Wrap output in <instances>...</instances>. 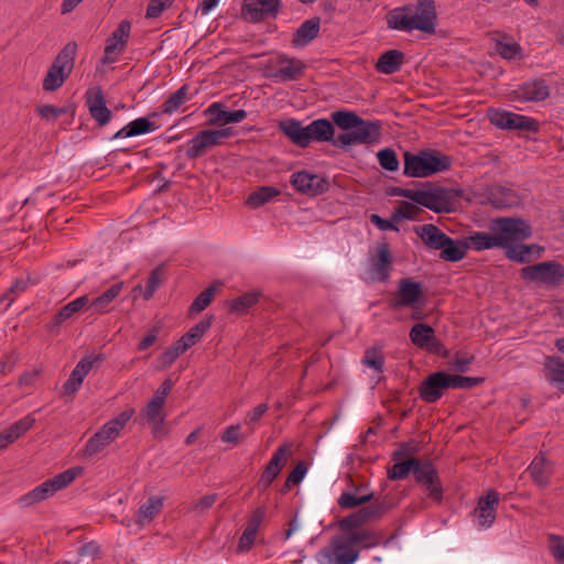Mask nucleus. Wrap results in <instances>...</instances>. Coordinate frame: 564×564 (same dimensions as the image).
<instances>
[{
    "label": "nucleus",
    "mask_w": 564,
    "mask_h": 564,
    "mask_svg": "<svg viewBox=\"0 0 564 564\" xmlns=\"http://www.w3.org/2000/svg\"><path fill=\"white\" fill-rule=\"evenodd\" d=\"M280 9V0H245L242 15L249 22L257 23L275 17Z\"/></svg>",
    "instance_id": "6ab92c4d"
},
{
    "label": "nucleus",
    "mask_w": 564,
    "mask_h": 564,
    "mask_svg": "<svg viewBox=\"0 0 564 564\" xmlns=\"http://www.w3.org/2000/svg\"><path fill=\"white\" fill-rule=\"evenodd\" d=\"M420 205L414 202H401L395 216L404 219L415 220L421 212Z\"/></svg>",
    "instance_id": "69168bd1"
},
{
    "label": "nucleus",
    "mask_w": 564,
    "mask_h": 564,
    "mask_svg": "<svg viewBox=\"0 0 564 564\" xmlns=\"http://www.w3.org/2000/svg\"><path fill=\"white\" fill-rule=\"evenodd\" d=\"M216 294V285L213 284L206 290H204L191 304L189 306V314H198L203 312L213 301L214 296Z\"/></svg>",
    "instance_id": "864d4df0"
},
{
    "label": "nucleus",
    "mask_w": 564,
    "mask_h": 564,
    "mask_svg": "<svg viewBox=\"0 0 564 564\" xmlns=\"http://www.w3.org/2000/svg\"><path fill=\"white\" fill-rule=\"evenodd\" d=\"M100 358L99 356H85L79 360V362L73 369L69 378L63 384V390L65 394H73L77 392L88 372L91 370L93 366Z\"/></svg>",
    "instance_id": "393cba45"
},
{
    "label": "nucleus",
    "mask_w": 564,
    "mask_h": 564,
    "mask_svg": "<svg viewBox=\"0 0 564 564\" xmlns=\"http://www.w3.org/2000/svg\"><path fill=\"white\" fill-rule=\"evenodd\" d=\"M189 86L182 85L176 91L172 93L162 105V112L172 115L180 109L182 105L191 99L188 94Z\"/></svg>",
    "instance_id": "79ce46f5"
},
{
    "label": "nucleus",
    "mask_w": 564,
    "mask_h": 564,
    "mask_svg": "<svg viewBox=\"0 0 564 564\" xmlns=\"http://www.w3.org/2000/svg\"><path fill=\"white\" fill-rule=\"evenodd\" d=\"M451 389H473L477 386H480L485 378L482 377H464L460 375H451Z\"/></svg>",
    "instance_id": "bf43d9fd"
},
{
    "label": "nucleus",
    "mask_w": 564,
    "mask_h": 564,
    "mask_svg": "<svg viewBox=\"0 0 564 564\" xmlns=\"http://www.w3.org/2000/svg\"><path fill=\"white\" fill-rule=\"evenodd\" d=\"M415 232L430 249L441 250L448 242V236L432 224L416 227Z\"/></svg>",
    "instance_id": "7c9ffc66"
},
{
    "label": "nucleus",
    "mask_w": 564,
    "mask_h": 564,
    "mask_svg": "<svg viewBox=\"0 0 564 564\" xmlns=\"http://www.w3.org/2000/svg\"><path fill=\"white\" fill-rule=\"evenodd\" d=\"M360 554V547L352 545L345 534L333 538L329 544L316 554L318 564H354Z\"/></svg>",
    "instance_id": "0eeeda50"
},
{
    "label": "nucleus",
    "mask_w": 564,
    "mask_h": 564,
    "mask_svg": "<svg viewBox=\"0 0 564 564\" xmlns=\"http://www.w3.org/2000/svg\"><path fill=\"white\" fill-rule=\"evenodd\" d=\"M470 246L477 251L487 250L491 248H499V241L496 232H475L469 237Z\"/></svg>",
    "instance_id": "8fccbe9b"
},
{
    "label": "nucleus",
    "mask_w": 564,
    "mask_h": 564,
    "mask_svg": "<svg viewBox=\"0 0 564 564\" xmlns=\"http://www.w3.org/2000/svg\"><path fill=\"white\" fill-rule=\"evenodd\" d=\"M131 31V23L128 20H122L111 35L106 40L104 64L115 63L119 55L124 51Z\"/></svg>",
    "instance_id": "dca6fc26"
},
{
    "label": "nucleus",
    "mask_w": 564,
    "mask_h": 564,
    "mask_svg": "<svg viewBox=\"0 0 564 564\" xmlns=\"http://www.w3.org/2000/svg\"><path fill=\"white\" fill-rule=\"evenodd\" d=\"M232 135L231 128L218 130H203L187 143L186 156L191 160L200 158L214 147L220 145L224 140Z\"/></svg>",
    "instance_id": "9b49d317"
},
{
    "label": "nucleus",
    "mask_w": 564,
    "mask_h": 564,
    "mask_svg": "<svg viewBox=\"0 0 564 564\" xmlns=\"http://www.w3.org/2000/svg\"><path fill=\"white\" fill-rule=\"evenodd\" d=\"M86 105L91 118L104 127L112 119V112L106 105V98L100 87H93L86 91Z\"/></svg>",
    "instance_id": "412c9836"
},
{
    "label": "nucleus",
    "mask_w": 564,
    "mask_h": 564,
    "mask_svg": "<svg viewBox=\"0 0 564 564\" xmlns=\"http://www.w3.org/2000/svg\"><path fill=\"white\" fill-rule=\"evenodd\" d=\"M133 408L126 409L113 419L106 422L93 436H90L83 451L82 455L86 458H93L101 453L112 442H115L126 427L127 423L134 415Z\"/></svg>",
    "instance_id": "20e7f679"
},
{
    "label": "nucleus",
    "mask_w": 564,
    "mask_h": 564,
    "mask_svg": "<svg viewBox=\"0 0 564 564\" xmlns=\"http://www.w3.org/2000/svg\"><path fill=\"white\" fill-rule=\"evenodd\" d=\"M433 334L434 329L430 325L419 323L411 328L409 337L414 346L424 349Z\"/></svg>",
    "instance_id": "09e8293b"
},
{
    "label": "nucleus",
    "mask_w": 564,
    "mask_h": 564,
    "mask_svg": "<svg viewBox=\"0 0 564 564\" xmlns=\"http://www.w3.org/2000/svg\"><path fill=\"white\" fill-rule=\"evenodd\" d=\"M36 420L32 414H28L26 416L20 419L19 421L14 422L10 427L7 430L10 432L12 437L14 440H18L20 436H22L24 433H26L30 429L33 427Z\"/></svg>",
    "instance_id": "e2e57ef3"
},
{
    "label": "nucleus",
    "mask_w": 564,
    "mask_h": 564,
    "mask_svg": "<svg viewBox=\"0 0 564 564\" xmlns=\"http://www.w3.org/2000/svg\"><path fill=\"white\" fill-rule=\"evenodd\" d=\"M533 482L539 487H546L553 473L551 463L543 456L538 455L527 468Z\"/></svg>",
    "instance_id": "c85d7f7f"
},
{
    "label": "nucleus",
    "mask_w": 564,
    "mask_h": 564,
    "mask_svg": "<svg viewBox=\"0 0 564 564\" xmlns=\"http://www.w3.org/2000/svg\"><path fill=\"white\" fill-rule=\"evenodd\" d=\"M468 245L460 240H453L448 237V242L441 248V258L446 261H460L467 253Z\"/></svg>",
    "instance_id": "a18cd8bd"
},
{
    "label": "nucleus",
    "mask_w": 564,
    "mask_h": 564,
    "mask_svg": "<svg viewBox=\"0 0 564 564\" xmlns=\"http://www.w3.org/2000/svg\"><path fill=\"white\" fill-rule=\"evenodd\" d=\"M447 389H451L449 373L446 371H436L422 381L419 388V394L426 403H434L444 395Z\"/></svg>",
    "instance_id": "f3484780"
},
{
    "label": "nucleus",
    "mask_w": 564,
    "mask_h": 564,
    "mask_svg": "<svg viewBox=\"0 0 564 564\" xmlns=\"http://www.w3.org/2000/svg\"><path fill=\"white\" fill-rule=\"evenodd\" d=\"M378 162L380 166L390 172H394L399 169V160L397 153L391 148H384L377 153Z\"/></svg>",
    "instance_id": "6e6d98bb"
},
{
    "label": "nucleus",
    "mask_w": 564,
    "mask_h": 564,
    "mask_svg": "<svg viewBox=\"0 0 564 564\" xmlns=\"http://www.w3.org/2000/svg\"><path fill=\"white\" fill-rule=\"evenodd\" d=\"M280 195V191L273 186H262L251 193L246 204L251 208H259Z\"/></svg>",
    "instance_id": "de8ad7c7"
},
{
    "label": "nucleus",
    "mask_w": 564,
    "mask_h": 564,
    "mask_svg": "<svg viewBox=\"0 0 564 564\" xmlns=\"http://www.w3.org/2000/svg\"><path fill=\"white\" fill-rule=\"evenodd\" d=\"M348 536V540L352 543V545L360 547V545H364L365 547H369L377 544V538L376 535L367 530H358L355 532H350L348 534H345Z\"/></svg>",
    "instance_id": "13d9d810"
},
{
    "label": "nucleus",
    "mask_w": 564,
    "mask_h": 564,
    "mask_svg": "<svg viewBox=\"0 0 564 564\" xmlns=\"http://www.w3.org/2000/svg\"><path fill=\"white\" fill-rule=\"evenodd\" d=\"M139 416L151 427L154 437L160 438L166 434L164 429L165 412L163 403L151 399L140 411Z\"/></svg>",
    "instance_id": "4be33fe9"
},
{
    "label": "nucleus",
    "mask_w": 564,
    "mask_h": 564,
    "mask_svg": "<svg viewBox=\"0 0 564 564\" xmlns=\"http://www.w3.org/2000/svg\"><path fill=\"white\" fill-rule=\"evenodd\" d=\"M290 452L291 444H283L275 449L260 476L258 481L259 488L267 489L270 487V485L279 476L283 466L285 465Z\"/></svg>",
    "instance_id": "aec40b11"
},
{
    "label": "nucleus",
    "mask_w": 564,
    "mask_h": 564,
    "mask_svg": "<svg viewBox=\"0 0 564 564\" xmlns=\"http://www.w3.org/2000/svg\"><path fill=\"white\" fill-rule=\"evenodd\" d=\"M185 351L186 349L176 340L159 357V361L163 368H169Z\"/></svg>",
    "instance_id": "680f3d73"
},
{
    "label": "nucleus",
    "mask_w": 564,
    "mask_h": 564,
    "mask_svg": "<svg viewBox=\"0 0 564 564\" xmlns=\"http://www.w3.org/2000/svg\"><path fill=\"white\" fill-rule=\"evenodd\" d=\"M372 497V494H366L360 496V498H355V494L344 491L338 499V506L343 509H352L370 501Z\"/></svg>",
    "instance_id": "052dcab7"
},
{
    "label": "nucleus",
    "mask_w": 564,
    "mask_h": 564,
    "mask_svg": "<svg viewBox=\"0 0 564 564\" xmlns=\"http://www.w3.org/2000/svg\"><path fill=\"white\" fill-rule=\"evenodd\" d=\"M364 366L372 368L378 372L383 371L384 357L380 349L368 348L361 359Z\"/></svg>",
    "instance_id": "5fc2aeb1"
},
{
    "label": "nucleus",
    "mask_w": 564,
    "mask_h": 564,
    "mask_svg": "<svg viewBox=\"0 0 564 564\" xmlns=\"http://www.w3.org/2000/svg\"><path fill=\"white\" fill-rule=\"evenodd\" d=\"M156 129L155 123L148 118L141 117L132 120L115 133L112 139H122L149 133Z\"/></svg>",
    "instance_id": "c9c22d12"
},
{
    "label": "nucleus",
    "mask_w": 564,
    "mask_h": 564,
    "mask_svg": "<svg viewBox=\"0 0 564 564\" xmlns=\"http://www.w3.org/2000/svg\"><path fill=\"white\" fill-rule=\"evenodd\" d=\"M393 508L394 503L392 499L383 497L380 499H376L372 503L362 507L359 510L361 511L366 522H371L379 520Z\"/></svg>",
    "instance_id": "58836bf2"
},
{
    "label": "nucleus",
    "mask_w": 564,
    "mask_h": 564,
    "mask_svg": "<svg viewBox=\"0 0 564 564\" xmlns=\"http://www.w3.org/2000/svg\"><path fill=\"white\" fill-rule=\"evenodd\" d=\"M392 270V256L387 243L378 246L376 254L368 259L366 280L370 282H387Z\"/></svg>",
    "instance_id": "4468645a"
},
{
    "label": "nucleus",
    "mask_w": 564,
    "mask_h": 564,
    "mask_svg": "<svg viewBox=\"0 0 564 564\" xmlns=\"http://www.w3.org/2000/svg\"><path fill=\"white\" fill-rule=\"evenodd\" d=\"M291 184L297 192L313 196L323 193L326 187L324 178L306 171L293 173Z\"/></svg>",
    "instance_id": "b1692460"
},
{
    "label": "nucleus",
    "mask_w": 564,
    "mask_h": 564,
    "mask_svg": "<svg viewBox=\"0 0 564 564\" xmlns=\"http://www.w3.org/2000/svg\"><path fill=\"white\" fill-rule=\"evenodd\" d=\"M166 274L165 267L163 264L158 265L155 269H153L149 275L145 289L143 291V299L145 301H149L153 297L154 293L159 289V286L162 284L164 278Z\"/></svg>",
    "instance_id": "3c124183"
},
{
    "label": "nucleus",
    "mask_w": 564,
    "mask_h": 564,
    "mask_svg": "<svg viewBox=\"0 0 564 564\" xmlns=\"http://www.w3.org/2000/svg\"><path fill=\"white\" fill-rule=\"evenodd\" d=\"M207 113L214 115L213 123L227 124L241 122L247 118V112L243 109H238L234 111L224 110L220 102L212 104L207 110Z\"/></svg>",
    "instance_id": "f704fd0d"
},
{
    "label": "nucleus",
    "mask_w": 564,
    "mask_h": 564,
    "mask_svg": "<svg viewBox=\"0 0 564 564\" xmlns=\"http://www.w3.org/2000/svg\"><path fill=\"white\" fill-rule=\"evenodd\" d=\"M488 117L490 122L499 129L536 132L540 128L539 122L534 118L508 110L490 109Z\"/></svg>",
    "instance_id": "f8f14e48"
},
{
    "label": "nucleus",
    "mask_w": 564,
    "mask_h": 564,
    "mask_svg": "<svg viewBox=\"0 0 564 564\" xmlns=\"http://www.w3.org/2000/svg\"><path fill=\"white\" fill-rule=\"evenodd\" d=\"M366 522L360 510L354 512L339 521V528L344 532V534H348L350 532L358 531L360 527H362Z\"/></svg>",
    "instance_id": "4d7b16f0"
},
{
    "label": "nucleus",
    "mask_w": 564,
    "mask_h": 564,
    "mask_svg": "<svg viewBox=\"0 0 564 564\" xmlns=\"http://www.w3.org/2000/svg\"><path fill=\"white\" fill-rule=\"evenodd\" d=\"M321 29V19L318 17L304 21L294 32L292 45L294 47H304L318 36Z\"/></svg>",
    "instance_id": "cd10ccee"
},
{
    "label": "nucleus",
    "mask_w": 564,
    "mask_h": 564,
    "mask_svg": "<svg viewBox=\"0 0 564 564\" xmlns=\"http://www.w3.org/2000/svg\"><path fill=\"white\" fill-rule=\"evenodd\" d=\"M308 144L312 141L329 142L334 138V126L328 119H316L305 127Z\"/></svg>",
    "instance_id": "473e14b6"
},
{
    "label": "nucleus",
    "mask_w": 564,
    "mask_h": 564,
    "mask_svg": "<svg viewBox=\"0 0 564 564\" xmlns=\"http://www.w3.org/2000/svg\"><path fill=\"white\" fill-rule=\"evenodd\" d=\"M213 323V316L198 322L193 326L186 334H184L177 341L188 350L191 347L196 345L210 328Z\"/></svg>",
    "instance_id": "a19ab883"
},
{
    "label": "nucleus",
    "mask_w": 564,
    "mask_h": 564,
    "mask_svg": "<svg viewBox=\"0 0 564 564\" xmlns=\"http://www.w3.org/2000/svg\"><path fill=\"white\" fill-rule=\"evenodd\" d=\"M404 63V54L399 50H389L380 55L375 67L380 74L391 75L399 72Z\"/></svg>",
    "instance_id": "2f4dec72"
},
{
    "label": "nucleus",
    "mask_w": 564,
    "mask_h": 564,
    "mask_svg": "<svg viewBox=\"0 0 564 564\" xmlns=\"http://www.w3.org/2000/svg\"><path fill=\"white\" fill-rule=\"evenodd\" d=\"M122 282L112 284L107 291H105L101 295H99L93 302H90V306L99 314L106 313L108 311V306L110 305V303L122 291Z\"/></svg>",
    "instance_id": "49530a36"
},
{
    "label": "nucleus",
    "mask_w": 564,
    "mask_h": 564,
    "mask_svg": "<svg viewBox=\"0 0 564 564\" xmlns=\"http://www.w3.org/2000/svg\"><path fill=\"white\" fill-rule=\"evenodd\" d=\"M76 54V42H68L58 52L43 79L42 86L45 91H55L63 86L73 72Z\"/></svg>",
    "instance_id": "39448f33"
},
{
    "label": "nucleus",
    "mask_w": 564,
    "mask_h": 564,
    "mask_svg": "<svg viewBox=\"0 0 564 564\" xmlns=\"http://www.w3.org/2000/svg\"><path fill=\"white\" fill-rule=\"evenodd\" d=\"M416 204L436 214L452 213L456 209L457 195L445 187L417 189Z\"/></svg>",
    "instance_id": "1a4fd4ad"
},
{
    "label": "nucleus",
    "mask_w": 564,
    "mask_h": 564,
    "mask_svg": "<svg viewBox=\"0 0 564 564\" xmlns=\"http://www.w3.org/2000/svg\"><path fill=\"white\" fill-rule=\"evenodd\" d=\"M544 369L547 381L564 391V360L558 356H546Z\"/></svg>",
    "instance_id": "e433bc0d"
},
{
    "label": "nucleus",
    "mask_w": 564,
    "mask_h": 564,
    "mask_svg": "<svg viewBox=\"0 0 564 564\" xmlns=\"http://www.w3.org/2000/svg\"><path fill=\"white\" fill-rule=\"evenodd\" d=\"M414 478L427 491L429 497L441 502L443 499V487L441 485L437 470L429 460L417 458V464H414L413 471Z\"/></svg>",
    "instance_id": "ddd939ff"
},
{
    "label": "nucleus",
    "mask_w": 564,
    "mask_h": 564,
    "mask_svg": "<svg viewBox=\"0 0 564 564\" xmlns=\"http://www.w3.org/2000/svg\"><path fill=\"white\" fill-rule=\"evenodd\" d=\"M260 296L261 293L258 291L245 293L228 302L229 311L238 315H243L258 303Z\"/></svg>",
    "instance_id": "37998d69"
},
{
    "label": "nucleus",
    "mask_w": 564,
    "mask_h": 564,
    "mask_svg": "<svg viewBox=\"0 0 564 564\" xmlns=\"http://www.w3.org/2000/svg\"><path fill=\"white\" fill-rule=\"evenodd\" d=\"M422 295L423 286L420 282H414L409 278L401 279L398 284L397 293L391 300V307L394 310L403 307L415 308Z\"/></svg>",
    "instance_id": "a211bd4d"
},
{
    "label": "nucleus",
    "mask_w": 564,
    "mask_h": 564,
    "mask_svg": "<svg viewBox=\"0 0 564 564\" xmlns=\"http://www.w3.org/2000/svg\"><path fill=\"white\" fill-rule=\"evenodd\" d=\"M303 61L290 57L285 54H276L270 57L264 64V73L269 78L280 82H292L300 79L305 69Z\"/></svg>",
    "instance_id": "6e6552de"
},
{
    "label": "nucleus",
    "mask_w": 564,
    "mask_h": 564,
    "mask_svg": "<svg viewBox=\"0 0 564 564\" xmlns=\"http://www.w3.org/2000/svg\"><path fill=\"white\" fill-rule=\"evenodd\" d=\"M279 129L297 147H308L307 132L305 127H303L299 120L286 119L280 121Z\"/></svg>",
    "instance_id": "72a5a7b5"
},
{
    "label": "nucleus",
    "mask_w": 564,
    "mask_h": 564,
    "mask_svg": "<svg viewBox=\"0 0 564 564\" xmlns=\"http://www.w3.org/2000/svg\"><path fill=\"white\" fill-rule=\"evenodd\" d=\"M487 202L492 207L502 209L518 205L519 197L514 191L496 185L488 191Z\"/></svg>",
    "instance_id": "c756f323"
},
{
    "label": "nucleus",
    "mask_w": 564,
    "mask_h": 564,
    "mask_svg": "<svg viewBox=\"0 0 564 564\" xmlns=\"http://www.w3.org/2000/svg\"><path fill=\"white\" fill-rule=\"evenodd\" d=\"M403 161V174L408 177L424 178L445 172L452 166L451 156L431 149L421 150L416 153L405 151Z\"/></svg>",
    "instance_id": "7ed1b4c3"
},
{
    "label": "nucleus",
    "mask_w": 564,
    "mask_h": 564,
    "mask_svg": "<svg viewBox=\"0 0 564 564\" xmlns=\"http://www.w3.org/2000/svg\"><path fill=\"white\" fill-rule=\"evenodd\" d=\"M412 11L411 6L391 10L387 14L388 26L398 31L417 30L426 34H434L437 22L435 0H417L415 12L412 13Z\"/></svg>",
    "instance_id": "f03ea898"
},
{
    "label": "nucleus",
    "mask_w": 564,
    "mask_h": 564,
    "mask_svg": "<svg viewBox=\"0 0 564 564\" xmlns=\"http://www.w3.org/2000/svg\"><path fill=\"white\" fill-rule=\"evenodd\" d=\"M90 301L88 295H82L75 299L74 301L67 303L48 322L46 326L47 329L50 332L57 330L65 321L72 318L76 313L80 312L84 307H87Z\"/></svg>",
    "instance_id": "a878e982"
},
{
    "label": "nucleus",
    "mask_w": 564,
    "mask_h": 564,
    "mask_svg": "<svg viewBox=\"0 0 564 564\" xmlns=\"http://www.w3.org/2000/svg\"><path fill=\"white\" fill-rule=\"evenodd\" d=\"M499 499V492L494 489L478 498L477 506L473 511L478 529H488L495 523Z\"/></svg>",
    "instance_id": "2eb2a0df"
},
{
    "label": "nucleus",
    "mask_w": 564,
    "mask_h": 564,
    "mask_svg": "<svg viewBox=\"0 0 564 564\" xmlns=\"http://www.w3.org/2000/svg\"><path fill=\"white\" fill-rule=\"evenodd\" d=\"M512 95L518 101H543L550 96V89L544 79L535 78L520 85Z\"/></svg>",
    "instance_id": "5701e85b"
},
{
    "label": "nucleus",
    "mask_w": 564,
    "mask_h": 564,
    "mask_svg": "<svg viewBox=\"0 0 564 564\" xmlns=\"http://www.w3.org/2000/svg\"><path fill=\"white\" fill-rule=\"evenodd\" d=\"M84 468L80 466L69 468L63 473L57 474L32 489L26 495L19 498L18 502L21 507H30L52 497L58 490L66 488L72 484L76 477L80 476Z\"/></svg>",
    "instance_id": "423d86ee"
},
{
    "label": "nucleus",
    "mask_w": 564,
    "mask_h": 564,
    "mask_svg": "<svg viewBox=\"0 0 564 564\" xmlns=\"http://www.w3.org/2000/svg\"><path fill=\"white\" fill-rule=\"evenodd\" d=\"M490 230L496 232L499 248L506 250V256L517 262H528L533 256L540 257L543 248L538 245H522L532 231L531 227L520 218H497L490 225Z\"/></svg>",
    "instance_id": "f257e3e1"
},
{
    "label": "nucleus",
    "mask_w": 564,
    "mask_h": 564,
    "mask_svg": "<svg viewBox=\"0 0 564 564\" xmlns=\"http://www.w3.org/2000/svg\"><path fill=\"white\" fill-rule=\"evenodd\" d=\"M521 278L551 288L561 285L564 281V267L556 261H545L521 269Z\"/></svg>",
    "instance_id": "9d476101"
},
{
    "label": "nucleus",
    "mask_w": 564,
    "mask_h": 564,
    "mask_svg": "<svg viewBox=\"0 0 564 564\" xmlns=\"http://www.w3.org/2000/svg\"><path fill=\"white\" fill-rule=\"evenodd\" d=\"M495 50L505 59L522 57V47L508 34H502L495 41Z\"/></svg>",
    "instance_id": "ea45409f"
},
{
    "label": "nucleus",
    "mask_w": 564,
    "mask_h": 564,
    "mask_svg": "<svg viewBox=\"0 0 564 564\" xmlns=\"http://www.w3.org/2000/svg\"><path fill=\"white\" fill-rule=\"evenodd\" d=\"M549 549L556 562L564 561V538L558 534H547Z\"/></svg>",
    "instance_id": "0e129e2a"
},
{
    "label": "nucleus",
    "mask_w": 564,
    "mask_h": 564,
    "mask_svg": "<svg viewBox=\"0 0 564 564\" xmlns=\"http://www.w3.org/2000/svg\"><path fill=\"white\" fill-rule=\"evenodd\" d=\"M381 124L379 121H366L361 119V122L354 127L357 142L359 144H368L378 141L380 138Z\"/></svg>",
    "instance_id": "4c0bfd02"
},
{
    "label": "nucleus",
    "mask_w": 564,
    "mask_h": 564,
    "mask_svg": "<svg viewBox=\"0 0 564 564\" xmlns=\"http://www.w3.org/2000/svg\"><path fill=\"white\" fill-rule=\"evenodd\" d=\"M332 119L335 124L343 130L354 129L355 126L361 122V118L352 111L338 110L332 113Z\"/></svg>",
    "instance_id": "603ef678"
},
{
    "label": "nucleus",
    "mask_w": 564,
    "mask_h": 564,
    "mask_svg": "<svg viewBox=\"0 0 564 564\" xmlns=\"http://www.w3.org/2000/svg\"><path fill=\"white\" fill-rule=\"evenodd\" d=\"M218 496L216 494L206 495L192 503V510L195 513L202 514L208 511L214 503L217 501Z\"/></svg>",
    "instance_id": "774afa93"
},
{
    "label": "nucleus",
    "mask_w": 564,
    "mask_h": 564,
    "mask_svg": "<svg viewBox=\"0 0 564 564\" xmlns=\"http://www.w3.org/2000/svg\"><path fill=\"white\" fill-rule=\"evenodd\" d=\"M163 507V498L161 497H150L145 503H143L138 511L137 522L139 524H144L145 522H151L162 510Z\"/></svg>",
    "instance_id": "c03bdc74"
},
{
    "label": "nucleus",
    "mask_w": 564,
    "mask_h": 564,
    "mask_svg": "<svg viewBox=\"0 0 564 564\" xmlns=\"http://www.w3.org/2000/svg\"><path fill=\"white\" fill-rule=\"evenodd\" d=\"M408 449L406 444L392 453V460L395 463L388 469V478L390 480L405 479L412 471L414 464H417V458L411 457L409 459L399 462Z\"/></svg>",
    "instance_id": "bb28decb"
},
{
    "label": "nucleus",
    "mask_w": 564,
    "mask_h": 564,
    "mask_svg": "<svg viewBox=\"0 0 564 564\" xmlns=\"http://www.w3.org/2000/svg\"><path fill=\"white\" fill-rule=\"evenodd\" d=\"M257 533H258L257 530L246 527L241 536L239 538L237 552L246 553V552L250 551V549L254 544Z\"/></svg>",
    "instance_id": "338daca9"
}]
</instances>
